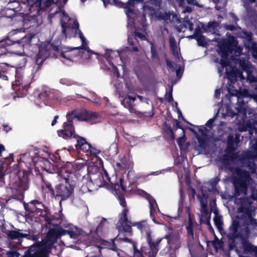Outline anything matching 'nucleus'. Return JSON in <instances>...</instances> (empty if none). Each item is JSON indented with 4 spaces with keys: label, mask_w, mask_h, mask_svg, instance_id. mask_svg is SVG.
<instances>
[{
    "label": "nucleus",
    "mask_w": 257,
    "mask_h": 257,
    "mask_svg": "<svg viewBox=\"0 0 257 257\" xmlns=\"http://www.w3.org/2000/svg\"><path fill=\"white\" fill-rule=\"evenodd\" d=\"M134 33L136 37H138L141 39H145V37L143 33L139 32L138 30H135Z\"/></svg>",
    "instance_id": "obj_42"
},
{
    "label": "nucleus",
    "mask_w": 257,
    "mask_h": 257,
    "mask_svg": "<svg viewBox=\"0 0 257 257\" xmlns=\"http://www.w3.org/2000/svg\"><path fill=\"white\" fill-rule=\"evenodd\" d=\"M168 70L171 75L175 74L180 79L184 72V65H168Z\"/></svg>",
    "instance_id": "obj_22"
},
{
    "label": "nucleus",
    "mask_w": 257,
    "mask_h": 257,
    "mask_svg": "<svg viewBox=\"0 0 257 257\" xmlns=\"http://www.w3.org/2000/svg\"><path fill=\"white\" fill-rule=\"evenodd\" d=\"M65 234L66 231L60 227L51 228L42 242L31 246L25 257H48V254L57 239ZM7 254L8 257H19L20 255L18 252L13 250L7 251Z\"/></svg>",
    "instance_id": "obj_4"
},
{
    "label": "nucleus",
    "mask_w": 257,
    "mask_h": 257,
    "mask_svg": "<svg viewBox=\"0 0 257 257\" xmlns=\"http://www.w3.org/2000/svg\"><path fill=\"white\" fill-rule=\"evenodd\" d=\"M58 135L59 137L64 139L75 138L76 136L74 133L72 121L69 120L67 122H65L63 128L58 131Z\"/></svg>",
    "instance_id": "obj_20"
},
{
    "label": "nucleus",
    "mask_w": 257,
    "mask_h": 257,
    "mask_svg": "<svg viewBox=\"0 0 257 257\" xmlns=\"http://www.w3.org/2000/svg\"><path fill=\"white\" fill-rule=\"evenodd\" d=\"M88 172L90 175V179L93 180L96 187L107 186L110 182L109 178L106 172L104 170H99L93 162L88 164Z\"/></svg>",
    "instance_id": "obj_9"
},
{
    "label": "nucleus",
    "mask_w": 257,
    "mask_h": 257,
    "mask_svg": "<svg viewBox=\"0 0 257 257\" xmlns=\"http://www.w3.org/2000/svg\"><path fill=\"white\" fill-rule=\"evenodd\" d=\"M214 121V118L210 119L206 123V125L209 127H211Z\"/></svg>",
    "instance_id": "obj_45"
},
{
    "label": "nucleus",
    "mask_w": 257,
    "mask_h": 257,
    "mask_svg": "<svg viewBox=\"0 0 257 257\" xmlns=\"http://www.w3.org/2000/svg\"><path fill=\"white\" fill-rule=\"evenodd\" d=\"M197 40L198 45L200 46H204L206 44V39L204 36H200V37L197 38Z\"/></svg>",
    "instance_id": "obj_36"
},
{
    "label": "nucleus",
    "mask_w": 257,
    "mask_h": 257,
    "mask_svg": "<svg viewBox=\"0 0 257 257\" xmlns=\"http://www.w3.org/2000/svg\"><path fill=\"white\" fill-rule=\"evenodd\" d=\"M65 182L64 184L59 185L56 188L57 196L61 197L62 199L67 198L72 193L73 188L69 184V177H64Z\"/></svg>",
    "instance_id": "obj_15"
},
{
    "label": "nucleus",
    "mask_w": 257,
    "mask_h": 257,
    "mask_svg": "<svg viewBox=\"0 0 257 257\" xmlns=\"http://www.w3.org/2000/svg\"><path fill=\"white\" fill-rule=\"evenodd\" d=\"M239 139V135H236L235 142V143H236V145H237V144H238V143Z\"/></svg>",
    "instance_id": "obj_57"
},
{
    "label": "nucleus",
    "mask_w": 257,
    "mask_h": 257,
    "mask_svg": "<svg viewBox=\"0 0 257 257\" xmlns=\"http://www.w3.org/2000/svg\"><path fill=\"white\" fill-rule=\"evenodd\" d=\"M4 150V147L2 145L0 144V156H1L2 152H3Z\"/></svg>",
    "instance_id": "obj_58"
},
{
    "label": "nucleus",
    "mask_w": 257,
    "mask_h": 257,
    "mask_svg": "<svg viewBox=\"0 0 257 257\" xmlns=\"http://www.w3.org/2000/svg\"><path fill=\"white\" fill-rule=\"evenodd\" d=\"M125 13L128 17V27L132 29L134 27L133 18L135 14L133 11L130 8L125 11Z\"/></svg>",
    "instance_id": "obj_27"
},
{
    "label": "nucleus",
    "mask_w": 257,
    "mask_h": 257,
    "mask_svg": "<svg viewBox=\"0 0 257 257\" xmlns=\"http://www.w3.org/2000/svg\"><path fill=\"white\" fill-rule=\"evenodd\" d=\"M183 23L184 27H185V28H189L191 31L193 30V24L189 20H187V19H184L183 21Z\"/></svg>",
    "instance_id": "obj_34"
},
{
    "label": "nucleus",
    "mask_w": 257,
    "mask_h": 257,
    "mask_svg": "<svg viewBox=\"0 0 257 257\" xmlns=\"http://www.w3.org/2000/svg\"><path fill=\"white\" fill-rule=\"evenodd\" d=\"M77 151L80 153L81 152L86 153L87 155L95 156L97 153V151L92 148L90 144L87 143L83 138H78L77 140V144L75 145Z\"/></svg>",
    "instance_id": "obj_16"
},
{
    "label": "nucleus",
    "mask_w": 257,
    "mask_h": 257,
    "mask_svg": "<svg viewBox=\"0 0 257 257\" xmlns=\"http://www.w3.org/2000/svg\"><path fill=\"white\" fill-rule=\"evenodd\" d=\"M134 257H143L142 252L136 248V247L133 244Z\"/></svg>",
    "instance_id": "obj_40"
},
{
    "label": "nucleus",
    "mask_w": 257,
    "mask_h": 257,
    "mask_svg": "<svg viewBox=\"0 0 257 257\" xmlns=\"http://www.w3.org/2000/svg\"><path fill=\"white\" fill-rule=\"evenodd\" d=\"M173 89V86H171L170 88V92L167 93L165 95V98L168 102H171L173 100V97L172 94V91Z\"/></svg>",
    "instance_id": "obj_39"
},
{
    "label": "nucleus",
    "mask_w": 257,
    "mask_h": 257,
    "mask_svg": "<svg viewBox=\"0 0 257 257\" xmlns=\"http://www.w3.org/2000/svg\"><path fill=\"white\" fill-rule=\"evenodd\" d=\"M93 101L96 103H99V100L98 98H95V99H94Z\"/></svg>",
    "instance_id": "obj_63"
},
{
    "label": "nucleus",
    "mask_w": 257,
    "mask_h": 257,
    "mask_svg": "<svg viewBox=\"0 0 257 257\" xmlns=\"http://www.w3.org/2000/svg\"><path fill=\"white\" fill-rule=\"evenodd\" d=\"M160 4L161 0H151L143 7L144 11L150 15H155L163 19L167 23H173L178 24L181 23L179 16L173 13L165 12L158 16L156 11L159 10Z\"/></svg>",
    "instance_id": "obj_8"
},
{
    "label": "nucleus",
    "mask_w": 257,
    "mask_h": 257,
    "mask_svg": "<svg viewBox=\"0 0 257 257\" xmlns=\"http://www.w3.org/2000/svg\"><path fill=\"white\" fill-rule=\"evenodd\" d=\"M59 49L58 46H52L49 42L43 43L40 47L39 52L36 60V64H42L50 56V51L52 50L58 51Z\"/></svg>",
    "instance_id": "obj_13"
},
{
    "label": "nucleus",
    "mask_w": 257,
    "mask_h": 257,
    "mask_svg": "<svg viewBox=\"0 0 257 257\" xmlns=\"http://www.w3.org/2000/svg\"><path fill=\"white\" fill-rule=\"evenodd\" d=\"M242 71L237 70L233 65H220L218 68V72L220 75L224 72L228 79L232 81L236 80L238 78L245 77L250 82H255L254 92L250 93L246 88L240 89L239 91L236 90L234 94L236 95L238 101L241 97H247L252 98L257 103V78L252 75L249 69L252 65H239Z\"/></svg>",
    "instance_id": "obj_3"
},
{
    "label": "nucleus",
    "mask_w": 257,
    "mask_h": 257,
    "mask_svg": "<svg viewBox=\"0 0 257 257\" xmlns=\"http://www.w3.org/2000/svg\"><path fill=\"white\" fill-rule=\"evenodd\" d=\"M208 229L210 230L211 232H214V230L210 224H209Z\"/></svg>",
    "instance_id": "obj_60"
},
{
    "label": "nucleus",
    "mask_w": 257,
    "mask_h": 257,
    "mask_svg": "<svg viewBox=\"0 0 257 257\" xmlns=\"http://www.w3.org/2000/svg\"><path fill=\"white\" fill-rule=\"evenodd\" d=\"M214 222L216 227L217 228L219 231H221L222 230V217L218 215H215L214 218Z\"/></svg>",
    "instance_id": "obj_30"
},
{
    "label": "nucleus",
    "mask_w": 257,
    "mask_h": 257,
    "mask_svg": "<svg viewBox=\"0 0 257 257\" xmlns=\"http://www.w3.org/2000/svg\"><path fill=\"white\" fill-rule=\"evenodd\" d=\"M55 16L58 17L60 19V24L62 28V33L66 37H72L75 36L78 32L79 37L81 40L82 45L80 47L70 48L72 50L83 49L91 54H95L99 55V54L94 52L90 50L87 46V42L82 33L78 29V24L74 18H70L68 15L62 9H60L59 11L56 12Z\"/></svg>",
    "instance_id": "obj_5"
},
{
    "label": "nucleus",
    "mask_w": 257,
    "mask_h": 257,
    "mask_svg": "<svg viewBox=\"0 0 257 257\" xmlns=\"http://www.w3.org/2000/svg\"><path fill=\"white\" fill-rule=\"evenodd\" d=\"M151 45V57L153 59H157L158 55L156 53V49L154 47V45L152 42H150Z\"/></svg>",
    "instance_id": "obj_32"
},
{
    "label": "nucleus",
    "mask_w": 257,
    "mask_h": 257,
    "mask_svg": "<svg viewBox=\"0 0 257 257\" xmlns=\"http://www.w3.org/2000/svg\"><path fill=\"white\" fill-rule=\"evenodd\" d=\"M170 46L175 56L178 55V48L176 44V41L174 37L170 36Z\"/></svg>",
    "instance_id": "obj_28"
},
{
    "label": "nucleus",
    "mask_w": 257,
    "mask_h": 257,
    "mask_svg": "<svg viewBox=\"0 0 257 257\" xmlns=\"http://www.w3.org/2000/svg\"><path fill=\"white\" fill-rule=\"evenodd\" d=\"M72 166H73V165H72L71 164H68L67 165V167H68V168H70Z\"/></svg>",
    "instance_id": "obj_64"
},
{
    "label": "nucleus",
    "mask_w": 257,
    "mask_h": 257,
    "mask_svg": "<svg viewBox=\"0 0 257 257\" xmlns=\"http://www.w3.org/2000/svg\"><path fill=\"white\" fill-rule=\"evenodd\" d=\"M139 0H130L127 2V5L128 7H131L132 6H134L135 2H139Z\"/></svg>",
    "instance_id": "obj_46"
},
{
    "label": "nucleus",
    "mask_w": 257,
    "mask_h": 257,
    "mask_svg": "<svg viewBox=\"0 0 257 257\" xmlns=\"http://www.w3.org/2000/svg\"><path fill=\"white\" fill-rule=\"evenodd\" d=\"M192 11V8L190 7H187L183 11L184 13L186 12H191Z\"/></svg>",
    "instance_id": "obj_50"
},
{
    "label": "nucleus",
    "mask_w": 257,
    "mask_h": 257,
    "mask_svg": "<svg viewBox=\"0 0 257 257\" xmlns=\"http://www.w3.org/2000/svg\"><path fill=\"white\" fill-rule=\"evenodd\" d=\"M254 210L247 209L241 218L237 216L232 221L229 228L228 237L239 239L241 242V250L244 253L255 252L257 256V247L246 240L249 235L248 228L257 230V219L254 218Z\"/></svg>",
    "instance_id": "obj_2"
},
{
    "label": "nucleus",
    "mask_w": 257,
    "mask_h": 257,
    "mask_svg": "<svg viewBox=\"0 0 257 257\" xmlns=\"http://www.w3.org/2000/svg\"><path fill=\"white\" fill-rule=\"evenodd\" d=\"M121 98V103L126 107L131 108L138 104L144 99L142 96L138 95L131 92L125 93L122 92L120 94Z\"/></svg>",
    "instance_id": "obj_14"
},
{
    "label": "nucleus",
    "mask_w": 257,
    "mask_h": 257,
    "mask_svg": "<svg viewBox=\"0 0 257 257\" xmlns=\"http://www.w3.org/2000/svg\"><path fill=\"white\" fill-rule=\"evenodd\" d=\"M187 2L189 4L193 5H197V3L196 2V0H187Z\"/></svg>",
    "instance_id": "obj_51"
},
{
    "label": "nucleus",
    "mask_w": 257,
    "mask_h": 257,
    "mask_svg": "<svg viewBox=\"0 0 257 257\" xmlns=\"http://www.w3.org/2000/svg\"><path fill=\"white\" fill-rule=\"evenodd\" d=\"M177 29L179 32L183 31V27L180 28L179 26H176Z\"/></svg>",
    "instance_id": "obj_61"
},
{
    "label": "nucleus",
    "mask_w": 257,
    "mask_h": 257,
    "mask_svg": "<svg viewBox=\"0 0 257 257\" xmlns=\"http://www.w3.org/2000/svg\"><path fill=\"white\" fill-rule=\"evenodd\" d=\"M235 109L236 112H233L231 109V106L227 105L225 107L220 108L218 110L217 114L220 113L223 117L228 116L232 118L236 115L237 119L236 123H238V129L240 132L245 131L247 128H250L251 126L250 125L245 124V116L248 111L245 105L244 104H237V106L235 107Z\"/></svg>",
    "instance_id": "obj_7"
},
{
    "label": "nucleus",
    "mask_w": 257,
    "mask_h": 257,
    "mask_svg": "<svg viewBox=\"0 0 257 257\" xmlns=\"http://www.w3.org/2000/svg\"><path fill=\"white\" fill-rule=\"evenodd\" d=\"M58 117V116H57V115L55 116L54 119V120H53V121L52 122V123H51V125L52 126L56 124Z\"/></svg>",
    "instance_id": "obj_55"
},
{
    "label": "nucleus",
    "mask_w": 257,
    "mask_h": 257,
    "mask_svg": "<svg viewBox=\"0 0 257 257\" xmlns=\"http://www.w3.org/2000/svg\"><path fill=\"white\" fill-rule=\"evenodd\" d=\"M141 195L144 196L145 198L148 200L150 208V216L152 218L153 221L156 223H159L155 220L154 217L153 213L155 212L156 208L158 207L156 201L148 194L144 191L143 190L140 191Z\"/></svg>",
    "instance_id": "obj_21"
},
{
    "label": "nucleus",
    "mask_w": 257,
    "mask_h": 257,
    "mask_svg": "<svg viewBox=\"0 0 257 257\" xmlns=\"http://www.w3.org/2000/svg\"><path fill=\"white\" fill-rule=\"evenodd\" d=\"M116 55H117L118 56V57H117L116 58H117V59L119 58L121 60V61L123 63H125V62L122 60V53H119V52L118 51L115 52V51H112L111 50H108V51H106V54H105L106 57H108L111 59L113 58V56H116Z\"/></svg>",
    "instance_id": "obj_29"
},
{
    "label": "nucleus",
    "mask_w": 257,
    "mask_h": 257,
    "mask_svg": "<svg viewBox=\"0 0 257 257\" xmlns=\"http://www.w3.org/2000/svg\"><path fill=\"white\" fill-rule=\"evenodd\" d=\"M112 70L114 71L113 73L115 76L116 77H118L119 75V74L118 72V69L116 68V67L115 65H110Z\"/></svg>",
    "instance_id": "obj_43"
},
{
    "label": "nucleus",
    "mask_w": 257,
    "mask_h": 257,
    "mask_svg": "<svg viewBox=\"0 0 257 257\" xmlns=\"http://www.w3.org/2000/svg\"><path fill=\"white\" fill-rule=\"evenodd\" d=\"M60 83L63 85H66L67 86L71 85L73 84L70 80L67 79H61L60 80Z\"/></svg>",
    "instance_id": "obj_41"
},
{
    "label": "nucleus",
    "mask_w": 257,
    "mask_h": 257,
    "mask_svg": "<svg viewBox=\"0 0 257 257\" xmlns=\"http://www.w3.org/2000/svg\"><path fill=\"white\" fill-rule=\"evenodd\" d=\"M12 41L10 39H7L0 42V56L9 52V50L7 47L11 45Z\"/></svg>",
    "instance_id": "obj_25"
},
{
    "label": "nucleus",
    "mask_w": 257,
    "mask_h": 257,
    "mask_svg": "<svg viewBox=\"0 0 257 257\" xmlns=\"http://www.w3.org/2000/svg\"><path fill=\"white\" fill-rule=\"evenodd\" d=\"M21 1L24 4V6L28 8L29 11L21 14L27 16L32 14L31 17L39 14L42 9L50 6L53 3V0H21Z\"/></svg>",
    "instance_id": "obj_10"
},
{
    "label": "nucleus",
    "mask_w": 257,
    "mask_h": 257,
    "mask_svg": "<svg viewBox=\"0 0 257 257\" xmlns=\"http://www.w3.org/2000/svg\"><path fill=\"white\" fill-rule=\"evenodd\" d=\"M218 53L221 57L220 64H227L225 61L227 57L230 55L231 59L235 60V64H245L244 62H240L237 64L238 60L237 57L242 55V49L237 46V43L233 37H229L227 40L222 39L218 42Z\"/></svg>",
    "instance_id": "obj_6"
},
{
    "label": "nucleus",
    "mask_w": 257,
    "mask_h": 257,
    "mask_svg": "<svg viewBox=\"0 0 257 257\" xmlns=\"http://www.w3.org/2000/svg\"><path fill=\"white\" fill-rule=\"evenodd\" d=\"M257 157V149L255 148L253 150V152H252L251 151H249L248 153V160H252L253 159Z\"/></svg>",
    "instance_id": "obj_35"
},
{
    "label": "nucleus",
    "mask_w": 257,
    "mask_h": 257,
    "mask_svg": "<svg viewBox=\"0 0 257 257\" xmlns=\"http://www.w3.org/2000/svg\"><path fill=\"white\" fill-rule=\"evenodd\" d=\"M4 130L7 132H8L9 131H10L11 130V127L8 124H4Z\"/></svg>",
    "instance_id": "obj_48"
},
{
    "label": "nucleus",
    "mask_w": 257,
    "mask_h": 257,
    "mask_svg": "<svg viewBox=\"0 0 257 257\" xmlns=\"http://www.w3.org/2000/svg\"><path fill=\"white\" fill-rule=\"evenodd\" d=\"M106 222V219L104 218L102 219L101 220V221L99 223V225L97 227V230L98 231L99 230V229H100L101 227H102Z\"/></svg>",
    "instance_id": "obj_44"
},
{
    "label": "nucleus",
    "mask_w": 257,
    "mask_h": 257,
    "mask_svg": "<svg viewBox=\"0 0 257 257\" xmlns=\"http://www.w3.org/2000/svg\"><path fill=\"white\" fill-rule=\"evenodd\" d=\"M18 187L20 189H22L23 190H26L28 188V184L25 181L20 180H19Z\"/></svg>",
    "instance_id": "obj_37"
},
{
    "label": "nucleus",
    "mask_w": 257,
    "mask_h": 257,
    "mask_svg": "<svg viewBox=\"0 0 257 257\" xmlns=\"http://www.w3.org/2000/svg\"><path fill=\"white\" fill-rule=\"evenodd\" d=\"M8 236L12 239H20L27 236V234L23 233L21 230L19 229H15L10 231L8 233Z\"/></svg>",
    "instance_id": "obj_24"
},
{
    "label": "nucleus",
    "mask_w": 257,
    "mask_h": 257,
    "mask_svg": "<svg viewBox=\"0 0 257 257\" xmlns=\"http://www.w3.org/2000/svg\"><path fill=\"white\" fill-rule=\"evenodd\" d=\"M83 185L81 186V187L80 188V191L83 193H85L90 192V191L89 189L88 185L86 183V180H84V179H83Z\"/></svg>",
    "instance_id": "obj_33"
},
{
    "label": "nucleus",
    "mask_w": 257,
    "mask_h": 257,
    "mask_svg": "<svg viewBox=\"0 0 257 257\" xmlns=\"http://www.w3.org/2000/svg\"><path fill=\"white\" fill-rule=\"evenodd\" d=\"M220 94V89H217L215 90L214 96L217 98L219 96Z\"/></svg>",
    "instance_id": "obj_47"
},
{
    "label": "nucleus",
    "mask_w": 257,
    "mask_h": 257,
    "mask_svg": "<svg viewBox=\"0 0 257 257\" xmlns=\"http://www.w3.org/2000/svg\"><path fill=\"white\" fill-rule=\"evenodd\" d=\"M234 150L233 137V136H229L227 140V148L226 149V153L228 157H230L231 160H234V158L232 156L233 155Z\"/></svg>",
    "instance_id": "obj_23"
},
{
    "label": "nucleus",
    "mask_w": 257,
    "mask_h": 257,
    "mask_svg": "<svg viewBox=\"0 0 257 257\" xmlns=\"http://www.w3.org/2000/svg\"><path fill=\"white\" fill-rule=\"evenodd\" d=\"M4 181V175L3 173L0 171V181L3 182Z\"/></svg>",
    "instance_id": "obj_59"
},
{
    "label": "nucleus",
    "mask_w": 257,
    "mask_h": 257,
    "mask_svg": "<svg viewBox=\"0 0 257 257\" xmlns=\"http://www.w3.org/2000/svg\"><path fill=\"white\" fill-rule=\"evenodd\" d=\"M68 0H57V2L60 5H64L66 4Z\"/></svg>",
    "instance_id": "obj_52"
},
{
    "label": "nucleus",
    "mask_w": 257,
    "mask_h": 257,
    "mask_svg": "<svg viewBox=\"0 0 257 257\" xmlns=\"http://www.w3.org/2000/svg\"><path fill=\"white\" fill-rule=\"evenodd\" d=\"M201 204V214L200 221L201 222L207 223L210 219V213L208 212L207 208V196L202 194L201 196L199 195L198 196Z\"/></svg>",
    "instance_id": "obj_18"
},
{
    "label": "nucleus",
    "mask_w": 257,
    "mask_h": 257,
    "mask_svg": "<svg viewBox=\"0 0 257 257\" xmlns=\"http://www.w3.org/2000/svg\"><path fill=\"white\" fill-rule=\"evenodd\" d=\"M195 224V221L191 217L190 215L189 214V223L186 228L187 230L188 235L190 239H193V227Z\"/></svg>",
    "instance_id": "obj_26"
},
{
    "label": "nucleus",
    "mask_w": 257,
    "mask_h": 257,
    "mask_svg": "<svg viewBox=\"0 0 257 257\" xmlns=\"http://www.w3.org/2000/svg\"><path fill=\"white\" fill-rule=\"evenodd\" d=\"M180 6L183 7L184 4V0H176Z\"/></svg>",
    "instance_id": "obj_53"
},
{
    "label": "nucleus",
    "mask_w": 257,
    "mask_h": 257,
    "mask_svg": "<svg viewBox=\"0 0 257 257\" xmlns=\"http://www.w3.org/2000/svg\"><path fill=\"white\" fill-rule=\"evenodd\" d=\"M89 177H90V175H89ZM84 180H86V183L87 184L90 191H92L98 188V187H96L94 183V181L92 180L90 178H89V180H88L87 178H84Z\"/></svg>",
    "instance_id": "obj_31"
},
{
    "label": "nucleus",
    "mask_w": 257,
    "mask_h": 257,
    "mask_svg": "<svg viewBox=\"0 0 257 257\" xmlns=\"http://www.w3.org/2000/svg\"><path fill=\"white\" fill-rule=\"evenodd\" d=\"M30 154L29 153H26L22 155L21 159H24V158H27L29 157Z\"/></svg>",
    "instance_id": "obj_56"
},
{
    "label": "nucleus",
    "mask_w": 257,
    "mask_h": 257,
    "mask_svg": "<svg viewBox=\"0 0 257 257\" xmlns=\"http://www.w3.org/2000/svg\"><path fill=\"white\" fill-rule=\"evenodd\" d=\"M32 34H28L23 37L20 41L16 43L12 42L10 48H8L10 53L16 54L17 55H22L24 52V48L27 47L31 43L32 39L34 37Z\"/></svg>",
    "instance_id": "obj_12"
},
{
    "label": "nucleus",
    "mask_w": 257,
    "mask_h": 257,
    "mask_svg": "<svg viewBox=\"0 0 257 257\" xmlns=\"http://www.w3.org/2000/svg\"><path fill=\"white\" fill-rule=\"evenodd\" d=\"M182 133L183 134V135H184V132L183 129H182ZM185 138L184 135H183V137H180L177 139V143L180 148L182 147V145L185 142Z\"/></svg>",
    "instance_id": "obj_38"
},
{
    "label": "nucleus",
    "mask_w": 257,
    "mask_h": 257,
    "mask_svg": "<svg viewBox=\"0 0 257 257\" xmlns=\"http://www.w3.org/2000/svg\"><path fill=\"white\" fill-rule=\"evenodd\" d=\"M239 36L245 39L246 41L244 42L245 47L250 51L252 56L257 59V45L252 41L251 34L246 31H242L239 34Z\"/></svg>",
    "instance_id": "obj_17"
},
{
    "label": "nucleus",
    "mask_w": 257,
    "mask_h": 257,
    "mask_svg": "<svg viewBox=\"0 0 257 257\" xmlns=\"http://www.w3.org/2000/svg\"><path fill=\"white\" fill-rule=\"evenodd\" d=\"M128 42L130 45H133L134 42L133 40V38L131 37L130 36H128Z\"/></svg>",
    "instance_id": "obj_54"
},
{
    "label": "nucleus",
    "mask_w": 257,
    "mask_h": 257,
    "mask_svg": "<svg viewBox=\"0 0 257 257\" xmlns=\"http://www.w3.org/2000/svg\"><path fill=\"white\" fill-rule=\"evenodd\" d=\"M69 234H70V236L71 238L74 237V233L73 232H68Z\"/></svg>",
    "instance_id": "obj_62"
},
{
    "label": "nucleus",
    "mask_w": 257,
    "mask_h": 257,
    "mask_svg": "<svg viewBox=\"0 0 257 257\" xmlns=\"http://www.w3.org/2000/svg\"><path fill=\"white\" fill-rule=\"evenodd\" d=\"M78 120L90 121L96 123L100 121V116L96 112H90L85 110H82L80 113L76 115Z\"/></svg>",
    "instance_id": "obj_19"
},
{
    "label": "nucleus",
    "mask_w": 257,
    "mask_h": 257,
    "mask_svg": "<svg viewBox=\"0 0 257 257\" xmlns=\"http://www.w3.org/2000/svg\"><path fill=\"white\" fill-rule=\"evenodd\" d=\"M120 204L123 207L121 213L119 216V220L117 223L116 227L119 230V234L118 236L115 238L114 241L112 240L111 242H108L105 240H102L101 244L104 246V247H107L111 250H116V243L114 241H117L119 239H122L124 241H129V239L124 238H121L120 236L122 231H125L126 232H131V225L136 226L138 228L140 229L143 235H145L148 243L150 245L151 248L153 250L155 249V251H157L158 249H156V247L162 240L164 239L166 240L168 244L171 243L170 240L169 239L170 236L166 235L165 238H163L161 239H159L156 241H153L152 237V231L150 229V226L148 224L146 221H142L139 222H136L135 223H132L126 217L127 212L128 209L126 207V203L123 198H120Z\"/></svg>",
    "instance_id": "obj_1"
},
{
    "label": "nucleus",
    "mask_w": 257,
    "mask_h": 257,
    "mask_svg": "<svg viewBox=\"0 0 257 257\" xmlns=\"http://www.w3.org/2000/svg\"><path fill=\"white\" fill-rule=\"evenodd\" d=\"M105 5L106 4H112L115 2V0H102Z\"/></svg>",
    "instance_id": "obj_49"
},
{
    "label": "nucleus",
    "mask_w": 257,
    "mask_h": 257,
    "mask_svg": "<svg viewBox=\"0 0 257 257\" xmlns=\"http://www.w3.org/2000/svg\"><path fill=\"white\" fill-rule=\"evenodd\" d=\"M249 171L247 172H242L237 170V175L240 179L239 183H235L234 186L237 191L240 190L244 194L246 193V189L248 184L250 183V178L249 173H253L255 172V165L254 163H251L248 165Z\"/></svg>",
    "instance_id": "obj_11"
}]
</instances>
